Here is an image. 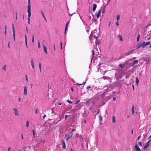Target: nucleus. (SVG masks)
<instances>
[{
	"label": "nucleus",
	"instance_id": "obj_1",
	"mask_svg": "<svg viewBox=\"0 0 151 151\" xmlns=\"http://www.w3.org/2000/svg\"><path fill=\"white\" fill-rule=\"evenodd\" d=\"M90 36L93 37L96 40L98 39L99 37V34L97 32V31L94 30L93 32H91V34Z\"/></svg>",
	"mask_w": 151,
	"mask_h": 151
},
{
	"label": "nucleus",
	"instance_id": "obj_2",
	"mask_svg": "<svg viewBox=\"0 0 151 151\" xmlns=\"http://www.w3.org/2000/svg\"><path fill=\"white\" fill-rule=\"evenodd\" d=\"M115 75L116 77L118 79H120L123 76L122 72L121 70H119L118 71L117 73L115 74Z\"/></svg>",
	"mask_w": 151,
	"mask_h": 151
},
{
	"label": "nucleus",
	"instance_id": "obj_3",
	"mask_svg": "<svg viewBox=\"0 0 151 151\" xmlns=\"http://www.w3.org/2000/svg\"><path fill=\"white\" fill-rule=\"evenodd\" d=\"M27 12L28 13V17H30L31 14V4L28 5Z\"/></svg>",
	"mask_w": 151,
	"mask_h": 151
},
{
	"label": "nucleus",
	"instance_id": "obj_4",
	"mask_svg": "<svg viewBox=\"0 0 151 151\" xmlns=\"http://www.w3.org/2000/svg\"><path fill=\"white\" fill-rule=\"evenodd\" d=\"M73 135V133H68L66 134L65 135V137H66V139L67 141L70 139L72 136Z\"/></svg>",
	"mask_w": 151,
	"mask_h": 151
},
{
	"label": "nucleus",
	"instance_id": "obj_5",
	"mask_svg": "<svg viewBox=\"0 0 151 151\" xmlns=\"http://www.w3.org/2000/svg\"><path fill=\"white\" fill-rule=\"evenodd\" d=\"M14 112V115L15 116H19V113L17 109L16 108H14L13 109Z\"/></svg>",
	"mask_w": 151,
	"mask_h": 151
},
{
	"label": "nucleus",
	"instance_id": "obj_6",
	"mask_svg": "<svg viewBox=\"0 0 151 151\" xmlns=\"http://www.w3.org/2000/svg\"><path fill=\"white\" fill-rule=\"evenodd\" d=\"M12 30L13 32V36L14 37V41H15V32L14 30V24H12Z\"/></svg>",
	"mask_w": 151,
	"mask_h": 151
},
{
	"label": "nucleus",
	"instance_id": "obj_7",
	"mask_svg": "<svg viewBox=\"0 0 151 151\" xmlns=\"http://www.w3.org/2000/svg\"><path fill=\"white\" fill-rule=\"evenodd\" d=\"M134 148L135 149V150H134V151H141V149L137 144L135 145L134 146Z\"/></svg>",
	"mask_w": 151,
	"mask_h": 151
},
{
	"label": "nucleus",
	"instance_id": "obj_8",
	"mask_svg": "<svg viewBox=\"0 0 151 151\" xmlns=\"http://www.w3.org/2000/svg\"><path fill=\"white\" fill-rule=\"evenodd\" d=\"M27 88L26 86H25L24 89L23 95L27 96Z\"/></svg>",
	"mask_w": 151,
	"mask_h": 151
},
{
	"label": "nucleus",
	"instance_id": "obj_9",
	"mask_svg": "<svg viewBox=\"0 0 151 151\" xmlns=\"http://www.w3.org/2000/svg\"><path fill=\"white\" fill-rule=\"evenodd\" d=\"M61 144L62 147L64 149H66V146L65 142L63 140L61 142Z\"/></svg>",
	"mask_w": 151,
	"mask_h": 151
},
{
	"label": "nucleus",
	"instance_id": "obj_10",
	"mask_svg": "<svg viewBox=\"0 0 151 151\" xmlns=\"http://www.w3.org/2000/svg\"><path fill=\"white\" fill-rule=\"evenodd\" d=\"M30 63L31 64V65L32 66V68L33 69L34 68L35 66H34V60L33 59H32L31 60Z\"/></svg>",
	"mask_w": 151,
	"mask_h": 151
},
{
	"label": "nucleus",
	"instance_id": "obj_11",
	"mask_svg": "<svg viewBox=\"0 0 151 151\" xmlns=\"http://www.w3.org/2000/svg\"><path fill=\"white\" fill-rule=\"evenodd\" d=\"M97 5L95 4H93V12H94L96 8Z\"/></svg>",
	"mask_w": 151,
	"mask_h": 151
},
{
	"label": "nucleus",
	"instance_id": "obj_12",
	"mask_svg": "<svg viewBox=\"0 0 151 151\" xmlns=\"http://www.w3.org/2000/svg\"><path fill=\"white\" fill-rule=\"evenodd\" d=\"M101 10H99L98 12H96V17L97 18H98L99 17V16L101 13Z\"/></svg>",
	"mask_w": 151,
	"mask_h": 151
},
{
	"label": "nucleus",
	"instance_id": "obj_13",
	"mask_svg": "<svg viewBox=\"0 0 151 151\" xmlns=\"http://www.w3.org/2000/svg\"><path fill=\"white\" fill-rule=\"evenodd\" d=\"M105 9H106V6H104L102 8V14H104L105 12Z\"/></svg>",
	"mask_w": 151,
	"mask_h": 151
},
{
	"label": "nucleus",
	"instance_id": "obj_14",
	"mask_svg": "<svg viewBox=\"0 0 151 151\" xmlns=\"http://www.w3.org/2000/svg\"><path fill=\"white\" fill-rule=\"evenodd\" d=\"M43 50H44V52H45V53H46V54H47L46 47L44 45H43Z\"/></svg>",
	"mask_w": 151,
	"mask_h": 151
},
{
	"label": "nucleus",
	"instance_id": "obj_15",
	"mask_svg": "<svg viewBox=\"0 0 151 151\" xmlns=\"http://www.w3.org/2000/svg\"><path fill=\"white\" fill-rule=\"evenodd\" d=\"M92 56L91 58V62H92V60H93V57H94V51L93 50H92Z\"/></svg>",
	"mask_w": 151,
	"mask_h": 151
},
{
	"label": "nucleus",
	"instance_id": "obj_16",
	"mask_svg": "<svg viewBox=\"0 0 151 151\" xmlns=\"http://www.w3.org/2000/svg\"><path fill=\"white\" fill-rule=\"evenodd\" d=\"M136 83L137 86H138L139 85V80L138 78L137 77H136Z\"/></svg>",
	"mask_w": 151,
	"mask_h": 151
},
{
	"label": "nucleus",
	"instance_id": "obj_17",
	"mask_svg": "<svg viewBox=\"0 0 151 151\" xmlns=\"http://www.w3.org/2000/svg\"><path fill=\"white\" fill-rule=\"evenodd\" d=\"M138 62V60H136L134 61L132 65H134L135 64H137Z\"/></svg>",
	"mask_w": 151,
	"mask_h": 151
},
{
	"label": "nucleus",
	"instance_id": "obj_18",
	"mask_svg": "<svg viewBox=\"0 0 151 151\" xmlns=\"http://www.w3.org/2000/svg\"><path fill=\"white\" fill-rule=\"evenodd\" d=\"M149 145V141L148 142H147L145 146V148H146Z\"/></svg>",
	"mask_w": 151,
	"mask_h": 151
},
{
	"label": "nucleus",
	"instance_id": "obj_19",
	"mask_svg": "<svg viewBox=\"0 0 151 151\" xmlns=\"http://www.w3.org/2000/svg\"><path fill=\"white\" fill-rule=\"evenodd\" d=\"M132 53V50H131L129 51L127 53H126L127 55H129Z\"/></svg>",
	"mask_w": 151,
	"mask_h": 151
},
{
	"label": "nucleus",
	"instance_id": "obj_20",
	"mask_svg": "<svg viewBox=\"0 0 151 151\" xmlns=\"http://www.w3.org/2000/svg\"><path fill=\"white\" fill-rule=\"evenodd\" d=\"M112 122L114 123L116 122L115 117V116H113L112 117Z\"/></svg>",
	"mask_w": 151,
	"mask_h": 151
},
{
	"label": "nucleus",
	"instance_id": "obj_21",
	"mask_svg": "<svg viewBox=\"0 0 151 151\" xmlns=\"http://www.w3.org/2000/svg\"><path fill=\"white\" fill-rule=\"evenodd\" d=\"M41 14L43 17V18H44V19H45V21H46V19L44 15V14H43V12L42 11H41Z\"/></svg>",
	"mask_w": 151,
	"mask_h": 151
},
{
	"label": "nucleus",
	"instance_id": "obj_22",
	"mask_svg": "<svg viewBox=\"0 0 151 151\" xmlns=\"http://www.w3.org/2000/svg\"><path fill=\"white\" fill-rule=\"evenodd\" d=\"M118 37H119V40L120 41H122L123 39H122V36L121 35H119L118 36Z\"/></svg>",
	"mask_w": 151,
	"mask_h": 151
},
{
	"label": "nucleus",
	"instance_id": "obj_23",
	"mask_svg": "<svg viewBox=\"0 0 151 151\" xmlns=\"http://www.w3.org/2000/svg\"><path fill=\"white\" fill-rule=\"evenodd\" d=\"M132 113L133 114H134V107L133 106H132Z\"/></svg>",
	"mask_w": 151,
	"mask_h": 151
},
{
	"label": "nucleus",
	"instance_id": "obj_24",
	"mask_svg": "<svg viewBox=\"0 0 151 151\" xmlns=\"http://www.w3.org/2000/svg\"><path fill=\"white\" fill-rule=\"evenodd\" d=\"M119 67L121 68H123L124 66V64H119Z\"/></svg>",
	"mask_w": 151,
	"mask_h": 151
},
{
	"label": "nucleus",
	"instance_id": "obj_25",
	"mask_svg": "<svg viewBox=\"0 0 151 151\" xmlns=\"http://www.w3.org/2000/svg\"><path fill=\"white\" fill-rule=\"evenodd\" d=\"M29 125V121H27L26 122V127H28Z\"/></svg>",
	"mask_w": 151,
	"mask_h": 151
},
{
	"label": "nucleus",
	"instance_id": "obj_26",
	"mask_svg": "<svg viewBox=\"0 0 151 151\" xmlns=\"http://www.w3.org/2000/svg\"><path fill=\"white\" fill-rule=\"evenodd\" d=\"M38 47L39 48H40L41 47V46L39 41H38Z\"/></svg>",
	"mask_w": 151,
	"mask_h": 151
},
{
	"label": "nucleus",
	"instance_id": "obj_27",
	"mask_svg": "<svg viewBox=\"0 0 151 151\" xmlns=\"http://www.w3.org/2000/svg\"><path fill=\"white\" fill-rule=\"evenodd\" d=\"M6 65H4L3 67V69L4 70H6Z\"/></svg>",
	"mask_w": 151,
	"mask_h": 151
},
{
	"label": "nucleus",
	"instance_id": "obj_28",
	"mask_svg": "<svg viewBox=\"0 0 151 151\" xmlns=\"http://www.w3.org/2000/svg\"><path fill=\"white\" fill-rule=\"evenodd\" d=\"M130 76V75L129 74H127L125 76V78L126 79H127L128 78H129Z\"/></svg>",
	"mask_w": 151,
	"mask_h": 151
},
{
	"label": "nucleus",
	"instance_id": "obj_29",
	"mask_svg": "<svg viewBox=\"0 0 151 151\" xmlns=\"http://www.w3.org/2000/svg\"><path fill=\"white\" fill-rule=\"evenodd\" d=\"M142 47L143 48H144V47L146 46V45H145V42H144L142 43Z\"/></svg>",
	"mask_w": 151,
	"mask_h": 151
},
{
	"label": "nucleus",
	"instance_id": "obj_30",
	"mask_svg": "<svg viewBox=\"0 0 151 151\" xmlns=\"http://www.w3.org/2000/svg\"><path fill=\"white\" fill-rule=\"evenodd\" d=\"M120 19V16L119 15H118L116 17L117 21H119V20Z\"/></svg>",
	"mask_w": 151,
	"mask_h": 151
},
{
	"label": "nucleus",
	"instance_id": "obj_31",
	"mask_svg": "<svg viewBox=\"0 0 151 151\" xmlns=\"http://www.w3.org/2000/svg\"><path fill=\"white\" fill-rule=\"evenodd\" d=\"M140 35H138V36L137 37V42H138L139 41V38H140Z\"/></svg>",
	"mask_w": 151,
	"mask_h": 151
},
{
	"label": "nucleus",
	"instance_id": "obj_32",
	"mask_svg": "<svg viewBox=\"0 0 151 151\" xmlns=\"http://www.w3.org/2000/svg\"><path fill=\"white\" fill-rule=\"evenodd\" d=\"M103 78L104 79H109V78L108 77H106V76H103Z\"/></svg>",
	"mask_w": 151,
	"mask_h": 151
},
{
	"label": "nucleus",
	"instance_id": "obj_33",
	"mask_svg": "<svg viewBox=\"0 0 151 151\" xmlns=\"http://www.w3.org/2000/svg\"><path fill=\"white\" fill-rule=\"evenodd\" d=\"M142 47V43H141L138 45L137 48H139Z\"/></svg>",
	"mask_w": 151,
	"mask_h": 151
},
{
	"label": "nucleus",
	"instance_id": "obj_34",
	"mask_svg": "<svg viewBox=\"0 0 151 151\" xmlns=\"http://www.w3.org/2000/svg\"><path fill=\"white\" fill-rule=\"evenodd\" d=\"M25 42H26V41H27V37L26 35H25Z\"/></svg>",
	"mask_w": 151,
	"mask_h": 151
},
{
	"label": "nucleus",
	"instance_id": "obj_35",
	"mask_svg": "<svg viewBox=\"0 0 151 151\" xmlns=\"http://www.w3.org/2000/svg\"><path fill=\"white\" fill-rule=\"evenodd\" d=\"M25 78H26V81H27V82H28L29 80H28V77L27 75L25 76Z\"/></svg>",
	"mask_w": 151,
	"mask_h": 151
},
{
	"label": "nucleus",
	"instance_id": "obj_36",
	"mask_svg": "<svg viewBox=\"0 0 151 151\" xmlns=\"http://www.w3.org/2000/svg\"><path fill=\"white\" fill-rule=\"evenodd\" d=\"M150 42H145V45H146V46L150 44Z\"/></svg>",
	"mask_w": 151,
	"mask_h": 151
},
{
	"label": "nucleus",
	"instance_id": "obj_37",
	"mask_svg": "<svg viewBox=\"0 0 151 151\" xmlns=\"http://www.w3.org/2000/svg\"><path fill=\"white\" fill-rule=\"evenodd\" d=\"M32 42L33 43L34 42V35H33L32 36Z\"/></svg>",
	"mask_w": 151,
	"mask_h": 151
},
{
	"label": "nucleus",
	"instance_id": "obj_38",
	"mask_svg": "<svg viewBox=\"0 0 151 151\" xmlns=\"http://www.w3.org/2000/svg\"><path fill=\"white\" fill-rule=\"evenodd\" d=\"M60 48L61 50H62L63 49V47H62V42H60Z\"/></svg>",
	"mask_w": 151,
	"mask_h": 151
},
{
	"label": "nucleus",
	"instance_id": "obj_39",
	"mask_svg": "<svg viewBox=\"0 0 151 151\" xmlns=\"http://www.w3.org/2000/svg\"><path fill=\"white\" fill-rule=\"evenodd\" d=\"M116 24L117 26H118L119 25V21H117V22L116 23Z\"/></svg>",
	"mask_w": 151,
	"mask_h": 151
},
{
	"label": "nucleus",
	"instance_id": "obj_40",
	"mask_svg": "<svg viewBox=\"0 0 151 151\" xmlns=\"http://www.w3.org/2000/svg\"><path fill=\"white\" fill-rule=\"evenodd\" d=\"M138 144L140 146H142V143L141 142H139L138 143Z\"/></svg>",
	"mask_w": 151,
	"mask_h": 151
},
{
	"label": "nucleus",
	"instance_id": "obj_41",
	"mask_svg": "<svg viewBox=\"0 0 151 151\" xmlns=\"http://www.w3.org/2000/svg\"><path fill=\"white\" fill-rule=\"evenodd\" d=\"M69 116L68 115H65V119L66 120L67 119V117H68Z\"/></svg>",
	"mask_w": 151,
	"mask_h": 151
},
{
	"label": "nucleus",
	"instance_id": "obj_42",
	"mask_svg": "<svg viewBox=\"0 0 151 151\" xmlns=\"http://www.w3.org/2000/svg\"><path fill=\"white\" fill-rule=\"evenodd\" d=\"M106 86H105L104 87V90H106L107 91H109V89H105V88H106Z\"/></svg>",
	"mask_w": 151,
	"mask_h": 151
},
{
	"label": "nucleus",
	"instance_id": "obj_43",
	"mask_svg": "<svg viewBox=\"0 0 151 151\" xmlns=\"http://www.w3.org/2000/svg\"><path fill=\"white\" fill-rule=\"evenodd\" d=\"M25 44L26 45V47L27 48H28V46H27V41H26V42H25Z\"/></svg>",
	"mask_w": 151,
	"mask_h": 151
},
{
	"label": "nucleus",
	"instance_id": "obj_44",
	"mask_svg": "<svg viewBox=\"0 0 151 151\" xmlns=\"http://www.w3.org/2000/svg\"><path fill=\"white\" fill-rule=\"evenodd\" d=\"M86 83L85 82H83V84H79V86H81L83 84V85H84L86 84Z\"/></svg>",
	"mask_w": 151,
	"mask_h": 151
},
{
	"label": "nucleus",
	"instance_id": "obj_45",
	"mask_svg": "<svg viewBox=\"0 0 151 151\" xmlns=\"http://www.w3.org/2000/svg\"><path fill=\"white\" fill-rule=\"evenodd\" d=\"M67 101L70 104H72V101H69V100H67Z\"/></svg>",
	"mask_w": 151,
	"mask_h": 151
},
{
	"label": "nucleus",
	"instance_id": "obj_46",
	"mask_svg": "<svg viewBox=\"0 0 151 151\" xmlns=\"http://www.w3.org/2000/svg\"><path fill=\"white\" fill-rule=\"evenodd\" d=\"M39 67L40 68H41V63H39Z\"/></svg>",
	"mask_w": 151,
	"mask_h": 151
},
{
	"label": "nucleus",
	"instance_id": "obj_47",
	"mask_svg": "<svg viewBox=\"0 0 151 151\" xmlns=\"http://www.w3.org/2000/svg\"><path fill=\"white\" fill-rule=\"evenodd\" d=\"M28 4H30V0H28Z\"/></svg>",
	"mask_w": 151,
	"mask_h": 151
},
{
	"label": "nucleus",
	"instance_id": "obj_48",
	"mask_svg": "<svg viewBox=\"0 0 151 151\" xmlns=\"http://www.w3.org/2000/svg\"><path fill=\"white\" fill-rule=\"evenodd\" d=\"M69 22H68L67 23H66V27H68V25H69Z\"/></svg>",
	"mask_w": 151,
	"mask_h": 151
},
{
	"label": "nucleus",
	"instance_id": "obj_49",
	"mask_svg": "<svg viewBox=\"0 0 151 151\" xmlns=\"http://www.w3.org/2000/svg\"><path fill=\"white\" fill-rule=\"evenodd\" d=\"M35 112L36 114H37V113H38V110H37V109H36Z\"/></svg>",
	"mask_w": 151,
	"mask_h": 151
},
{
	"label": "nucleus",
	"instance_id": "obj_50",
	"mask_svg": "<svg viewBox=\"0 0 151 151\" xmlns=\"http://www.w3.org/2000/svg\"><path fill=\"white\" fill-rule=\"evenodd\" d=\"M99 119H100V121H102V118H101V116H100V117H99Z\"/></svg>",
	"mask_w": 151,
	"mask_h": 151
},
{
	"label": "nucleus",
	"instance_id": "obj_51",
	"mask_svg": "<svg viewBox=\"0 0 151 151\" xmlns=\"http://www.w3.org/2000/svg\"><path fill=\"white\" fill-rule=\"evenodd\" d=\"M32 132H33V135H34V137L35 135V132H34V130H33L32 131Z\"/></svg>",
	"mask_w": 151,
	"mask_h": 151
},
{
	"label": "nucleus",
	"instance_id": "obj_52",
	"mask_svg": "<svg viewBox=\"0 0 151 151\" xmlns=\"http://www.w3.org/2000/svg\"><path fill=\"white\" fill-rule=\"evenodd\" d=\"M45 116H46V115H44L43 116V119H44L45 118Z\"/></svg>",
	"mask_w": 151,
	"mask_h": 151
},
{
	"label": "nucleus",
	"instance_id": "obj_53",
	"mask_svg": "<svg viewBox=\"0 0 151 151\" xmlns=\"http://www.w3.org/2000/svg\"><path fill=\"white\" fill-rule=\"evenodd\" d=\"M32 86H33V84H32V83H31V84H30V87H31V88H32Z\"/></svg>",
	"mask_w": 151,
	"mask_h": 151
},
{
	"label": "nucleus",
	"instance_id": "obj_54",
	"mask_svg": "<svg viewBox=\"0 0 151 151\" xmlns=\"http://www.w3.org/2000/svg\"><path fill=\"white\" fill-rule=\"evenodd\" d=\"M113 100L114 101H115L116 100V98L115 97H114L113 98Z\"/></svg>",
	"mask_w": 151,
	"mask_h": 151
},
{
	"label": "nucleus",
	"instance_id": "obj_55",
	"mask_svg": "<svg viewBox=\"0 0 151 151\" xmlns=\"http://www.w3.org/2000/svg\"><path fill=\"white\" fill-rule=\"evenodd\" d=\"M16 19L17 20V13H16Z\"/></svg>",
	"mask_w": 151,
	"mask_h": 151
},
{
	"label": "nucleus",
	"instance_id": "obj_56",
	"mask_svg": "<svg viewBox=\"0 0 151 151\" xmlns=\"http://www.w3.org/2000/svg\"><path fill=\"white\" fill-rule=\"evenodd\" d=\"M11 150V147H9L8 148V151H10Z\"/></svg>",
	"mask_w": 151,
	"mask_h": 151
},
{
	"label": "nucleus",
	"instance_id": "obj_57",
	"mask_svg": "<svg viewBox=\"0 0 151 151\" xmlns=\"http://www.w3.org/2000/svg\"><path fill=\"white\" fill-rule=\"evenodd\" d=\"M67 27H66V25L65 26V31H66L67 29Z\"/></svg>",
	"mask_w": 151,
	"mask_h": 151
},
{
	"label": "nucleus",
	"instance_id": "obj_58",
	"mask_svg": "<svg viewBox=\"0 0 151 151\" xmlns=\"http://www.w3.org/2000/svg\"><path fill=\"white\" fill-rule=\"evenodd\" d=\"M28 21H30V17H28Z\"/></svg>",
	"mask_w": 151,
	"mask_h": 151
},
{
	"label": "nucleus",
	"instance_id": "obj_59",
	"mask_svg": "<svg viewBox=\"0 0 151 151\" xmlns=\"http://www.w3.org/2000/svg\"><path fill=\"white\" fill-rule=\"evenodd\" d=\"M5 34L6 36V30H5Z\"/></svg>",
	"mask_w": 151,
	"mask_h": 151
},
{
	"label": "nucleus",
	"instance_id": "obj_60",
	"mask_svg": "<svg viewBox=\"0 0 151 151\" xmlns=\"http://www.w3.org/2000/svg\"><path fill=\"white\" fill-rule=\"evenodd\" d=\"M140 136H139L138 137L137 140H139L140 139Z\"/></svg>",
	"mask_w": 151,
	"mask_h": 151
},
{
	"label": "nucleus",
	"instance_id": "obj_61",
	"mask_svg": "<svg viewBox=\"0 0 151 151\" xmlns=\"http://www.w3.org/2000/svg\"><path fill=\"white\" fill-rule=\"evenodd\" d=\"M9 43H10V42L9 41V43H8V47L9 48L10 47V46H9Z\"/></svg>",
	"mask_w": 151,
	"mask_h": 151
},
{
	"label": "nucleus",
	"instance_id": "obj_62",
	"mask_svg": "<svg viewBox=\"0 0 151 151\" xmlns=\"http://www.w3.org/2000/svg\"><path fill=\"white\" fill-rule=\"evenodd\" d=\"M132 87L133 90H134V86L133 85H132Z\"/></svg>",
	"mask_w": 151,
	"mask_h": 151
},
{
	"label": "nucleus",
	"instance_id": "obj_63",
	"mask_svg": "<svg viewBox=\"0 0 151 151\" xmlns=\"http://www.w3.org/2000/svg\"><path fill=\"white\" fill-rule=\"evenodd\" d=\"M21 136H22V139H23V135L22 134H21Z\"/></svg>",
	"mask_w": 151,
	"mask_h": 151
},
{
	"label": "nucleus",
	"instance_id": "obj_64",
	"mask_svg": "<svg viewBox=\"0 0 151 151\" xmlns=\"http://www.w3.org/2000/svg\"><path fill=\"white\" fill-rule=\"evenodd\" d=\"M5 30H6V26H5Z\"/></svg>",
	"mask_w": 151,
	"mask_h": 151
}]
</instances>
